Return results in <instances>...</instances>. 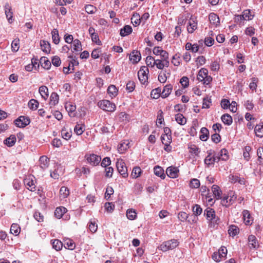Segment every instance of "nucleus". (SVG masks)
Listing matches in <instances>:
<instances>
[{
    "mask_svg": "<svg viewBox=\"0 0 263 263\" xmlns=\"http://www.w3.org/2000/svg\"><path fill=\"white\" fill-rule=\"evenodd\" d=\"M179 245V242L177 240L172 239L163 242L158 248L162 251L166 252L170 250H173Z\"/></svg>",
    "mask_w": 263,
    "mask_h": 263,
    "instance_id": "f257e3e1",
    "label": "nucleus"
},
{
    "mask_svg": "<svg viewBox=\"0 0 263 263\" xmlns=\"http://www.w3.org/2000/svg\"><path fill=\"white\" fill-rule=\"evenodd\" d=\"M98 106L106 111L113 112L115 110L116 105L107 100H103L98 103Z\"/></svg>",
    "mask_w": 263,
    "mask_h": 263,
    "instance_id": "f03ea898",
    "label": "nucleus"
},
{
    "mask_svg": "<svg viewBox=\"0 0 263 263\" xmlns=\"http://www.w3.org/2000/svg\"><path fill=\"white\" fill-rule=\"evenodd\" d=\"M116 166L118 172L123 177L126 178L128 176L127 168L123 160H118L116 162Z\"/></svg>",
    "mask_w": 263,
    "mask_h": 263,
    "instance_id": "7ed1b4c3",
    "label": "nucleus"
},
{
    "mask_svg": "<svg viewBox=\"0 0 263 263\" xmlns=\"http://www.w3.org/2000/svg\"><path fill=\"white\" fill-rule=\"evenodd\" d=\"M236 199V196L232 192L229 194L227 197H223L221 201V203L223 206L226 207L232 204Z\"/></svg>",
    "mask_w": 263,
    "mask_h": 263,
    "instance_id": "20e7f679",
    "label": "nucleus"
},
{
    "mask_svg": "<svg viewBox=\"0 0 263 263\" xmlns=\"http://www.w3.org/2000/svg\"><path fill=\"white\" fill-rule=\"evenodd\" d=\"M148 69L145 66L142 67L138 72V77L140 82L144 84L147 80Z\"/></svg>",
    "mask_w": 263,
    "mask_h": 263,
    "instance_id": "39448f33",
    "label": "nucleus"
},
{
    "mask_svg": "<svg viewBox=\"0 0 263 263\" xmlns=\"http://www.w3.org/2000/svg\"><path fill=\"white\" fill-rule=\"evenodd\" d=\"M30 122V119L25 116H21L14 121L15 125L18 127L24 128Z\"/></svg>",
    "mask_w": 263,
    "mask_h": 263,
    "instance_id": "423d86ee",
    "label": "nucleus"
},
{
    "mask_svg": "<svg viewBox=\"0 0 263 263\" xmlns=\"http://www.w3.org/2000/svg\"><path fill=\"white\" fill-rule=\"evenodd\" d=\"M5 13L8 21L9 23L13 22V12L11 6L8 3H6L4 6Z\"/></svg>",
    "mask_w": 263,
    "mask_h": 263,
    "instance_id": "0eeeda50",
    "label": "nucleus"
},
{
    "mask_svg": "<svg viewBox=\"0 0 263 263\" xmlns=\"http://www.w3.org/2000/svg\"><path fill=\"white\" fill-rule=\"evenodd\" d=\"M86 157L88 162L93 166L98 165L101 160V158L99 156L93 154Z\"/></svg>",
    "mask_w": 263,
    "mask_h": 263,
    "instance_id": "6e6552de",
    "label": "nucleus"
},
{
    "mask_svg": "<svg viewBox=\"0 0 263 263\" xmlns=\"http://www.w3.org/2000/svg\"><path fill=\"white\" fill-rule=\"evenodd\" d=\"M179 170L177 167L173 166H170L167 168L166 173L167 175L172 178H175L178 177Z\"/></svg>",
    "mask_w": 263,
    "mask_h": 263,
    "instance_id": "1a4fd4ad",
    "label": "nucleus"
},
{
    "mask_svg": "<svg viewBox=\"0 0 263 263\" xmlns=\"http://www.w3.org/2000/svg\"><path fill=\"white\" fill-rule=\"evenodd\" d=\"M248 246L250 249H256L259 247L258 241L254 235H251L248 237Z\"/></svg>",
    "mask_w": 263,
    "mask_h": 263,
    "instance_id": "9d476101",
    "label": "nucleus"
},
{
    "mask_svg": "<svg viewBox=\"0 0 263 263\" xmlns=\"http://www.w3.org/2000/svg\"><path fill=\"white\" fill-rule=\"evenodd\" d=\"M209 19L210 23L215 27H217L220 24V20L218 16L214 13H211L209 14Z\"/></svg>",
    "mask_w": 263,
    "mask_h": 263,
    "instance_id": "9b49d317",
    "label": "nucleus"
},
{
    "mask_svg": "<svg viewBox=\"0 0 263 263\" xmlns=\"http://www.w3.org/2000/svg\"><path fill=\"white\" fill-rule=\"evenodd\" d=\"M49 159L45 156H42L40 158L39 163L40 167L44 170L49 166Z\"/></svg>",
    "mask_w": 263,
    "mask_h": 263,
    "instance_id": "f8f14e48",
    "label": "nucleus"
},
{
    "mask_svg": "<svg viewBox=\"0 0 263 263\" xmlns=\"http://www.w3.org/2000/svg\"><path fill=\"white\" fill-rule=\"evenodd\" d=\"M140 52L138 51H134L130 55L129 59L133 63H138L141 59Z\"/></svg>",
    "mask_w": 263,
    "mask_h": 263,
    "instance_id": "ddd939ff",
    "label": "nucleus"
},
{
    "mask_svg": "<svg viewBox=\"0 0 263 263\" xmlns=\"http://www.w3.org/2000/svg\"><path fill=\"white\" fill-rule=\"evenodd\" d=\"M40 45L43 51L46 53L50 52L51 47L50 43L45 40H41L40 42Z\"/></svg>",
    "mask_w": 263,
    "mask_h": 263,
    "instance_id": "4468645a",
    "label": "nucleus"
},
{
    "mask_svg": "<svg viewBox=\"0 0 263 263\" xmlns=\"http://www.w3.org/2000/svg\"><path fill=\"white\" fill-rule=\"evenodd\" d=\"M173 89V86L171 84H167L164 86L161 92V97L165 98L171 93Z\"/></svg>",
    "mask_w": 263,
    "mask_h": 263,
    "instance_id": "2eb2a0df",
    "label": "nucleus"
},
{
    "mask_svg": "<svg viewBox=\"0 0 263 263\" xmlns=\"http://www.w3.org/2000/svg\"><path fill=\"white\" fill-rule=\"evenodd\" d=\"M204 214L206 215L207 220L210 221L214 218L215 215V211L212 208H206L204 211Z\"/></svg>",
    "mask_w": 263,
    "mask_h": 263,
    "instance_id": "dca6fc26",
    "label": "nucleus"
},
{
    "mask_svg": "<svg viewBox=\"0 0 263 263\" xmlns=\"http://www.w3.org/2000/svg\"><path fill=\"white\" fill-rule=\"evenodd\" d=\"M25 184L26 185L27 189L30 191H34L35 190V185L32 179L26 178L24 180Z\"/></svg>",
    "mask_w": 263,
    "mask_h": 263,
    "instance_id": "f3484780",
    "label": "nucleus"
},
{
    "mask_svg": "<svg viewBox=\"0 0 263 263\" xmlns=\"http://www.w3.org/2000/svg\"><path fill=\"white\" fill-rule=\"evenodd\" d=\"M16 137L14 135H12L9 137L6 138L4 143L8 147H12L16 142Z\"/></svg>",
    "mask_w": 263,
    "mask_h": 263,
    "instance_id": "a211bd4d",
    "label": "nucleus"
},
{
    "mask_svg": "<svg viewBox=\"0 0 263 263\" xmlns=\"http://www.w3.org/2000/svg\"><path fill=\"white\" fill-rule=\"evenodd\" d=\"M254 132L256 136L258 137H263V123L261 122L257 124L254 128Z\"/></svg>",
    "mask_w": 263,
    "mask_h": 263,
    "instance_id": "6ab92c4d",
    "label": "nucleus"
},
{
    "mask_svg": "<svg viewBox=\"0 0 263 263\" xmlns=\"http://www.w3.org/2000/svg\"><path fill=\"white\" fill-rule=\"evenodd\" d=\"M154 172L156 176L160 177L161 179H164L165 178V175L164 173L163 169L161 167L159 166H155Z\"/></svg>",
    "mask_w": 263,
    "mask_h": 263,
    "instance_id": "aec40b11",
    "label": "nucleus"
},
{
    "mask_svg": "<svg viewBox=\"0 0 263 263\" xmlns=\"http://www.w3.org/2000/svg\"><path fill=\"white\" fill-rule=\"evenodd\" d=\"M133 31L132 27L129 25H125L123 28H122L120 31V34L122 36H126L132 33Z\"/></svg>",
    "mask_w": 263,
    "mask_h": 263,
    "instance_id": "412c9836",
    "label": "nucleus"
},
{
    "mask_svg": "<svg viewBox=\"0 0 263 263\" xmlns=\"http://www.w3.org/2000/svg\"><path fill=\"white\" fill-rule=\"evenodd\" d=\"M212 190L213 195L217 199H219L221 198L222 192L218 185L215 184L213 185L212 187Z\"/></svg>",
    "mask_w": 263,
    "mask_h": 263,
    "instance_id": "4be33fe9",
    "label": "nucleus"
},
{
    "mask_svg": "<svg viewBox=\"0 0 263 263\" xmlns=\"http://www.w3.org/2000/svg\"><path fill=\"white\" fill-rule=\"evenodd\" d=\"M39 91L42 96V97L44 99L46 100L48 97V88L46 86H41L39 88Z\"/></svg>",
    "mask_w": 263,
    "mask_h": 263,
    "instance_id": "5701e85b",
    "label": "nucleus"
},
{
    "mask_svg": "<svg viewBox=\"0 0 263 263\" xmlns=\"http://www.w3.org/2000/svg\"><path fill=\"white\" fill-rule=\"evenodd\" d=\"M59 95L55 92H52L51 94L50 97L49 104L51 106H55L59 102Z\"/></svg>",
    "mask_w": 263,
    "mask_h": 263,
    "instance_id": "b1692460",
    "label": "nucleus"
},
{
    "mask_svg": "<svg viewBox=\"0 0 263 263\" xmlns=\"http://www.w3.org/2000/svg\"><path fill=\"white\" fill-rule=\"evenodd\" d=\"M221 119L223 123L227 125H230L233 122L232 117L228 114L223 115L221 117Z\"/></svg>",
    "mask_w": 263,
    "mask_h": 263,
    "instance_id": "393cba45",
    "label": "nucleus"
},
{
    "mask_svg": "<svg viewBox=\"0 0 263 263\" xmlns=\"http://www.w3.org/2000/svg\"><path fill=\"white\" fill-rule=\"evenodd\" d=\"M67 211V209L63 206L57 208L54 212V215L57 218L60 219Z\"/></svg>",
    "mask_w": 263,
    "mask_h": 263,
    "instance_id": "a878e982",
    "label": "nucleus"
},
{
    "mask_svg": "<svg viewBox=\"0 0 263 263\" xmlns=\"http://www.w3.org/2000/svg\"><path fill=\"white\" fill-rule=\"evenodd\" d=\"M72 52H78L82 50V45L78 39L74 40L72 42Z\"/></svg>",
    "mask_w": 263,
    "mask_h": 263,
    "instance_id": "bb28decb",
    "label": "nucleus"
},
{
    "mask_svg": "<svg viewBox=\"0 0 263 263\" xmlns=\"http://www.w3.org/2000/svg\"><path fill=\"white\" fill-rule=\"evenodd\" d=\"M212 155V153L211 152H208V155L205 157L204 161V163L208 166H209L211 165L214 164L215 162V159L213 158Z\"/></svg>",
    "mask_w": 263,
    "mask_h": 263,
    "instance_id": "cd10ccee",
    "label": "nucleus"
},
{
    "mask_svg": "<svg viewBox=\"0 0 263 263\" xmlns=\"http://www.w3.org/2000/svg\"><path fill=\"white\" fill-rule=\"evenodd\" d=\"M208 74V71L206 69L201 68L198 74V79L199 81L202 82Z\"/></svg>",
    "mask_w": 263,
    "mask_h": 263,
    "instance_id": "c85d7f7f",
    "label": "nucleus"
},
{
    "mask_svg": "<svg viewBox=\"0 0 263 263\" xmlns=\"http://www.w3.org/2000/svg\"><path fill=\"white\" fill-rule=\"evenodd\" d=\"M197 28V23L193 20H190L187 26V31L189 33H192Z\"/></svg>",
    "mask_w": 263,
    "mask_h": 263,
    "instance_id": "c756f323",
    "label": "nucleus"
},
{
    "mask_svg": "<svg viewBox=\"0 0 263 263\" xmlns=\"http://www.w3.org/2000/svg\"><path fill=\"white\" fill-rule=\"evenodd\" d=\"M52 39L53 42L55 44H58L60 42V36L59 34V31L57 29H53L51 32Z\"/></svg>",
    "mask_w": 263,
    "mask_h": 263,
    "instance_id": "7c9ffc66",
    "label": "nucleus"
},
{
    "mask_svg": "<svg viewBox=\"0 0 263 263\" xmlns=\"http://www.w3.org/2000/svg\"><path fill=\"white\" fill-rule=\"evenodd\" d=\"M107 92L111 97H115L118 94V89L114 85H110L107 88Z\"/></svg>",
    "mask_w": 263,
    "mask_h": 263,
    "instance_id": "2f4dec72",
    "label": "nucleus"
},
{
    "mask_svg": "<svg viewBox=\"0 0 263 263\" xmlns=\"http://www.w3.org/2000/svg\"><path fill=\"white\" fill-rule=\"evenodd\" d=\"M201 135L200 136V139L202 141H206L209 136V130L205 127H202L200 129Z\"/></svg>",
    "mask_w": 263,
    "mask_h": 263,
    "instance_id": "473e14b6",
    "label": "nucleus"
},
{
    "mask_svg": "<svg viewBox=\"0 0 263 263\" xmlns=\"http://www.w3.org/2000/svg\"><path fill=\"white\" fill-rule=\"evenodd\" d=\"M175 120L176 122L180 125H183L186 122V118L181 114H177L175 116Z\"/></svg>",
    "mask_w": 263,
    "mask_h": 263,
    "instance_id": "72a5a7b5",
    "label": "nucleus"
},
{
    "mask_svg": "<svg viewBox=\"0 0 263 263\" xmlns=\"http://www.w3.org/2000/svg\"><path fill=\"white\" fill-rule=\"evenodd\" d=\"M129 142H124L119 144L118 146V151L119 153H123L127 148H129Z\"/></svg>",
    "mask_w": 263,
    "mask_h": 263,
    "instance_id": "f704fd0d",
    "label": "nucleus"
},
{
    "mask_svg": "<svg viewBox=\"0 0 263 263\" xmlns=\"http://www.w3.org/2000/svg\"><path fill=\"white\" fill-rule=\"evenodd\" d=\"M21 231V228L18 224L13 223L10 228V232L15 236L18 235Z\"/></svg>",
    "mask_w": 263,
    "mask_h": 263,
    "instance_id": "c9c22d12",
    "label": "nucleus"
},
{
    "mask_svg": "<svg viewBox=\"0 0 263 263\" xmlns=\"http://www.w3.org/2000/svg\"><path fill=\"white\" fill-rule=\"evenodd\" d=\"M85 130V126L82 124H77L74 128V132L77 135H81Z\"/></svg>",
    "mask_w": 263,
    "mask_h": 263,
    "instance_id": "e433bc0d",
    "label": "nucleus"
},
{
    "mask_svg": "<svg viewBox=\"0 0 263 263\" xmlns=\"http://www.w3.org/2000/svg\"><path fill=\"white\" fill-rule=\"evenodd\" d=\"M40 62L42 63V66L44 68L48 69L50 68L51 66V63L49 60H48L45 57H42L41 58Z\"/></svg>",
    "mask_w": 263,
    "mask_h": 263,
    "instance_id": "4c0bfd02",
    "label": "nucleus"
},
{
    "mask_svg": "<svg viewBox=\"0 0 263 263\" xmlns=\"http://www.w3.org/2000/svg\"><path fill=\"white\" fill-rule=\"evenodd\" d=\"M229 234L230 236H234L239 233V228L234 225H231L228 230Z\"/></svg>",
    "mask_w": 263,
    "mask_h": 263,
    "instance_id": "58836bf2",
    "label": "nucleus"
},
{
    "mask_svg": "<svg viewBox=\"0 0 263 263\" xmlns=\"http://www.w3.org/2000/svg\"><path fill=\"white\" fill-rule=\"evenodd\" d=\"M69 191L67 187L62 186L60 190V195L61 198L64 199L69 195Z\"/></svg>",
    "mask_w": 263,
    "mask_h": 263,
    "instance_id": "ea45409f",
    "label": "nucleus"
},
{
    "mask_svg": "<svg viewBox=\"0 0 263 263\" xmlns=\"http://www.w3.org/2000/svg\"><path fill=\"white\" fill-rule=\"evenodd\" d=\"M61 135L62 137L65 140L69 139L72 135V132L71 130H67L65 128H64L61 130Z\"/></svg>",
    "mask_w": 263,
    "mask_h": 263,
    "instance_id": "a19ab883",
    "label": "nucleus"
},
{
    "mask_svg": "<svg viewBox=\"0 0 263 263\" xmlns=\"http://www.w3.org/2000/svg\"><path fill=\"white\" fill-rule=\"evenodd\" d=\"M222 161H227L229 159L228 152L226 148H222L218 152Z\"/></svg>",
    "mask_w": 263,
    "mask_h": 263,
    "instance_id": "79ce46f5",
    "label": "nucleus"
},
{
    "mask_svg": "<svg viewBox=\"0 0 263 263\" xmlns=\"http://www.w3.org/2000/svg\"><path fill=\"white\" fill-rule=\"evenodd\" d=\"M161 88L159 87H158L157 88H155L153 89L151 92V96L154 99H158L159 98L160 96L161 97Z\"/></svg>",
    "mask_w": 263,
    "mask_h": 263,
    "instance_id": "37998d69",
    "label": "nucleus"
},
{
    "mask_svg": "<svg viewBox=\"0 0 263 263\" xmlns=\"http://www.w3.org/2000/svg\"><path fill=\"white\" fill-rule=\"evenodd\" d=\"M141 172L142 171L140 167L138 166L134 167L132 173V177L133 178H137L140 176Z\"/></svg>",
    "mask_w": 263,
    "mask_h": 263,
    "instance_id": "c03bdc74",
    "label": "nucleus"
},
{
    "mask_svg": "<svg viewBox=\"0 0 263 263\" xmlns=\"http://www.w3.org/2000/svg\"><path fill=\"white\" fill-rule=\"evenodd\" d=\"M20 40L18 39H14L11 44L12 50L14 52H16L18 50L20 46Z\"/></svg>",
    "mask_w": 263,
    "mask_h": 263,
    "instance_id": "a18cd8bd",
    "label": "nucleus"
},
{
    "mask_svg": "<svg viewBox=\"0 0 263 263\" xmlns=\"http://www.w3.org/2000/svg\"><path fill=\"white\" fill-rule=\"evenodd\" d=\"M190 153L198 155L200 152L199 148L195 144H190L189 145Z\"/></svg>",
    "mask_w": 263,
    "mask_h": 263,
    "instance_id": "49530a36",
    "label": "nucleus"
},
{
    "mask_svg": "<svg viewBox=\"0 0 263 263\" xmlns=\"http://www.w3.org/2000/svg\"><path fill=\"white\" fill-rule=\"evenodd\" d=\"M52 247L55 250L59 251L62 249L63 243L61 241L55 239L52 242Z\"/></svg>",
    "mask_w": 263,
    "mask_h": 263,
    "instance_id": "de8ad7c7",
    "label": "nucleus"
},
{
    "mask_svg": "<svg viewBox=\"0 0 263 263\" xmlns=\"http://www.w3.org/2000/svg\"><path fill=\"white\" fill-rule=\"evenodd\" d=\"M137 215L136 211L133 209H128L126 212V216L129 220H134Z\"/></svg>",
    "mask_w": 263,
    "mask_h": 263,
    "instance_id": "09e8293b",
    "label": "nucleus"
},
{
    "mask_svg": "<svg viewBox=\"0 0 263 263\" xmlns=\"http://www.w3.org/2000/svg\"><path fill=\"white\" fill-rule=\"evenodd\" d=\"M251 151V147L250 146H246L243 151V156L244 159L249 161L250 158L249 152Z\"/></svg>",
    "mask_w": 263,
    "mask_h": 263,
    "instance_id": "8fccbe9b",
    "label": "nucleus"
},
{
    "mask_svg": "<svg viewBox=\"0 0 263 263\" xmlns=\"http://www.w3.org/2000/svg\"><path fill=\"white\" fill-rule=\"evenodd\" d=\"M39 106V102L35 99H31L28 102V106L31 109L35 110Z\"/></svg>",
    "mask_w": 263,
    "mask_h": 263,
    "instance_id": "3c124183",
    "label": "nucleus"
},
{
    "mask_svg": "<svg viewBox=\"0 0 263 263\" xmlns=\"http://www.w3.org/2000/svg\"><path fill=\"white\" fill-rule=\"evenodd\" d=\"M164 134L163 135L166 136L167 138L166 141L170 142L172 141V132L170 128L166 127L164 128Z\"/></svg>",
    "mask_w": 263,
    "mask_h": 263,
    "instance_id": "603ef678",
    "label": "nucleus"
},
{
    "mask_svg": "<svg viewBox=\"0 0 263 263\" xmlns=\"http://www.w3.org/2000/svg\"><path fill=\"white\" fill-rule=\"evenodd\" d=\"M154 61L155 59L153 57L149 55L146 57L145 62L148 66L154 67L155 63H156Z\"/></svg>",
    "mask_w": 263,
    "mask_h": 263,
    "instance_id": "864d4df0",
    "label": "nucleus"
},
{
    "mask_svg": "<svg viewBox=\"0 0 263 263\" xmlns=\"http://www.w3.org/2000/svg\"><path fill=\"white\" fill-rule=\"evenodd\" d=\"M97 229H98V226L96 223L95 219L90 220V221L89 222V229L90 230V231L91 232L94 233L97 231Z\"/></svg>",
    "mask_w": 263,
    "mask_h": 263,
    "instance_id": "5fc2aeb1",
    "label": "nucleus"
},
{
    "mask_svg": "<svg viewBox=\"0 0 263 263\" xmlns=\"http://www.w3.org/2000/svg\"><path fill=\"white\" fill-rule=\"evenodd\" d=\"M64 246L66 248L67 247L68 249L71 250H73L76 247L74 243L70 239L65 240Z\"/></svg>",
    "mask_w": 263,
    "mask_h": 263,
    "instance_id": "6e6d98bb",
    "label": "nucleus"
},
{
    "mask_svg": "<svg viewBox=\"0 0 263 263\" xmlns=\"http://www.w3.org/2000/svg\"><path fill=\"white\" fill-rule=\"evenodd\" d=\"M243 218H244V221L245 222V223L247 225L250 224L251 223H250V220L249 219L251 217V215H250L249 211L247 210H244L243 212Z\"/></svg>",
    "mask_w": 263,
    "mask_h": 263,
    "instance_id": "4d7b16f0",
    "label": "nucleus"
},
{
    "mask_svg": "<svg viewBox=\"0 0 263 263\" xmlns=\"http://www.w3.org/2000/svg\"><path fill=\"white\" fill-rule=\"evenodd\" d=\"M193 212L194 213V214L195 216H197L201 214L202 212V209L199 205L195 204L193 207Z\"/></svg>",
    "mask_w": 263,
    "mask_h": 263,
    "instance_id": "13d9d810",
    "label": "nucleus"
},
{
    "mask_svg": "<svg viewBox=\"0 0 263 263\" xmlns=\"http://www.w3.org/2000/svg\"><path fill=\"white\" fill-rule=\"evenodd\" d=\"M211 99L209 98H205L203 99V104H202V108H209L210 107V105L211 104Z\"/></svg>",
    "mask_w": 263,
    "mask_h": 263,
    "instance_id": "bf43d9fd",
    "label": "nucleus"
},
{
    "mask_svg": "<svg viewBox=\"0 0 263 263\" xmlns=\"http://www.w3.org/2000/svg\"><path fill=\"white\" fill-rule=\"evenodd\" d=\"M180 83L183 88H186L189 86V80L187 77H183L180 80Z\"/></svg>",
    "mask_w": 263,
    "mask_h": 263,
    "instance_id": "052dcab7",
    "label": "nucleus"
},
{
    "mask_svg": "<svg viewBox=\"0 0 263 263\" xmlns=\"http://www.w3.org/2000/svg\"><path fill=\"white\" fill-rule=\"evenodd\" d=\"M51 61L52 64L56 67L59 66L61 64V59L58 56H54Z\"/></svg>",
    "mask_w": 263,
    "mask_h": 263,
    "instance_id": "680f3d73",
    "label": "nucleus"
},
{
    "mask_svg": "<svg viewBox=\"0 0 263 263\" xmlns=\"http://www.w3.org/2000/svg\"><path fill=\"white\" fill-rule=\"evenodd\" d=\"M190 186L192 188H198L200 186V181L197 179H193L190 182Z\"/></svg>",
    "mask_w": 263,
    "mask_h": 263,
    "instance_id": "e2e57ef3",
    "label": "nucleus"
},
{
    "mask_svg": "<svg viewBox=\"0 0 263 263\" xmlns=\"http://www.w3.org/2000/svg\"><path fill=\"white\" fill-rule=\"evenodd\" d=\"M251 80L252 82L249 84V88L252 90H256L257 87V79L255 78H252Z\"/></svg>",
    "mask_w": 263,
    "mask_h": 263,
    "instance_id": "0e129e2a",
    "label": "nucleus"
},
{
    "mask_svg": "<svg viewBox=\"0 0 263 263\" xmlns=\"http://www.w3.org/2000/svg\"><path fill=\"white\" fill-rule=\"evenodd\" d=\"M244 106L248 110H251L254 108V104L252 103L251 101L247 100L245 101Z\"/></svg>",
    "mask_w": 263,
    "mask_h": 263,
    "instance_id": "69168bd1",
    "label": "nucleus"
},
{
    "mask_svg": "<svg viewBox=\"0 0 263 263\" xmlns=\"http://www.w3.org/2000/svg\"><path fill=\"white\" fill-rule=\"evenodd\" d=\"M188 214L184 212H180L179 213L178 217L181 221L186 220L188 218Z\"/></svg>",
    "mask_w": 263,
    "mask_h": 263,
    "instance_id": "338daca9",
    "label": "nucleus"
},
{
    "mask_svg": "<svg viewBox=\"0 0 263 263\" xmlns=\"http://www.w3.org/2000/svg\"><path fill=\"white\" fill-rule=\"evenodd\" d=\"M211 139L213 142L218 143L220 141L221 137L219 134L217 133H214L212 135Z\"/></svg>",
    "mask_w": 263,
    "mask_h": 263,
    "instance_id": "774afa93",
    "label": "nucleus"
}]
</instances>
